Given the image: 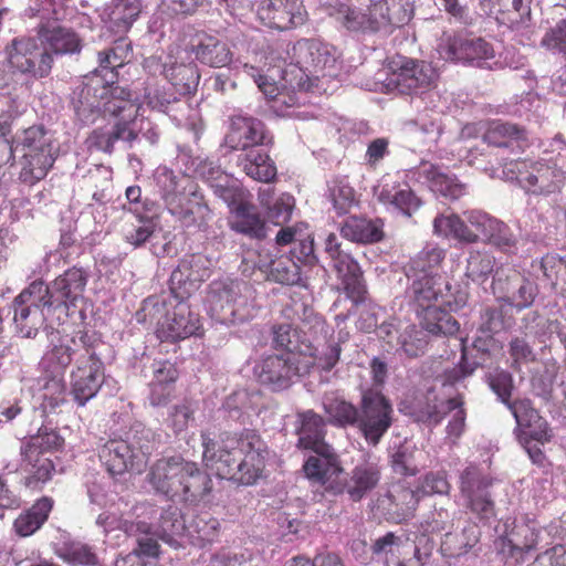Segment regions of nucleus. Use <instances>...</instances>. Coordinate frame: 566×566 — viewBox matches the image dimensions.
<instances>
[{"instance_id":"obj_1","label":"nucleus","mask_w":566,"mask_h":566,"mask_svg":"<svg viewBox=\"0 0 566 566\" xmlns=\"http://www.w3.org/2000/svg\"><path fill=\"white\" fill-rule=\"evenodd\" d=\"M109 346L95 332L77 331L52 342L51 349L43 357L46 369L63 376L74 363L71 373V396L80 407H84L101 390L105 381L104 359Z\"/></svg>"},{"instance_id":"obj_2","label":"nucleus","mask_w":566,"mask_h":566,"mask_svg":"<svg viewBox=\"0 0 566 566\" xmlns=\"http://www.w3.org/2000/svg\"><path fill=\"white\" fill-rule=\"evenodd\" d=\"M201 440L203 461L219 478L253 485L262 476L269 449L254 430L245 429L233 436L223 433L220 441L209 432H201Z\"/></svg>"},{"instance_id":"obj_3","label":"nucleus","mask_w":566,"mask_h":566,"mask_svg":"<svg viewBox=\"0 0 566 566\" xmlns=\"http://www.w3.org/2000/svg\"><path fill=\"white\" fill-rule=\"evenodd\" d=\"M324 253L327 265L336 272L343 291L353 302V307L359 308L356 323L358 329L364 333L376 332L379 323L386 317V311L369 300L364 273L358 262L335 233L326 237Z\"/></svg>"},{"instance_id":"obj_4","label":"nucleus","mask_w":566,"mask_h":566,"mask_svg":"<svg viewBox=\"0 0 566 566\" xmlns=\"http://www.w3.org/2000/svg\"><path fill=\"white\" fill-rule=\"evenodd\" d=\"M147 482L156 494L189 503L203 500L213 488L206 470L180 455L157 460L147 474Z\"/></svg>"},{"instance_id":"obj_5","label":"nucleus","mask_w":566,"mask_h":566,"mask_svg":"<svg viewBox=\"0 0 566 566\" xmlns=\"http://www.w3.org/2000/svg\"><path fill=\"white\" fill-rule=\"evenodd\" d=\"M460 492L464 506L483 525L497 520L501 505H506V486L473 464L460 474Z\"/></svg>"},{"instance_id":"obj_6","label":"nucleus","mask_w":566,"mask_h":566,"mask_svg":"<svg viewBox=\"0 0 566 566\" xmlns=\"http://www.w3.org/2000/svg\"><path fill=\"white\" fill-rule=\"evenodd\" d=\"M12 158L21 154L23 159L21 177L23 181L33 184L42 180L55 161V147L52 135L43 125H33L12 137L9 144Z\"/></svg>"},{"instance_id":"obj_7","label":"nucleus","mask_w":566,"mask_h":566,"mask_svg":"<svg viewBox=\"0 0 566 566\" xmlns=\"http://www.w3.org/2000/svg\"><path fill=\"white\" fill-rule=\"evenodd\" d=\"M396 65L386 81V87L390 92L402 95L419 96L426 107H436V99L439 97L433 90L437 80L434 69L423 61L402 60Z\"/></svg>"},{"instance_id":"obj_8","label":"nucleus","mask_w":566,"mask_h":566,"mask_svg":"<svg viewBox=\"0 0 566 566\" xmlns=\"http://www.w3.org/2000/svg\"><path fill=\"white\" fill-rule=\"evenodd\" d=\"M245 287L244 282L229 277L212 281L207 295L211 317L223 325L247 322L250 318V311L242 295Z\"/></svg>"},{"instance_id":"obj_9","label":"nucleus","mask_w":566,"mask_h":566,"mask_svg":"<svg viewBox=\"0 0 566 566\" xmlns=\"http://www.w3.org/2000/svg\"><path fill=\"white\" fill-rule=\"evenodd\" d=\"M395 421L391 400L380 389L360 391V410L357 430L370 447H377Z\"/></svg>"},{"instance_id":"obj_10","label":"nucleus","mask_w":566,"mask_h":566,"mask_svg":"<svg viewBox=\"0 0 566 566\" xmlns=\"http://www.w3.org/2000/svg\"><path fill=\"white\" fill-rule=\"evenodd\" d=\"M4 52L6 65L14 67L31 82L46 77L52 70L53 57L39 38H14Z\"/></svg>"},{"instance_id":"obj_11","label":"nucleus","mask_w":566,"mask_h":566,"mask_svg":"<svg viewBox=\"0 0 566 566\" xmlns=\"http://www.w3.org/2000/svg\"><path fill=\"white\" fill-rule=\"evenodd\" d=\"M461 403V395L444 400L438 397L433 387H430L405 397L399 403V411L416 423L434 428Z\"/></svg>"},{"instance_id":"obj_12","label":"nucleus","mask_w":566,"mask_h":566,"mask_svg":"<svg viewBox=\"0 0 566 566\" xmlns=\"http://www.w3.org/2000/svg\"><path fill=\"white\" fill-rule=\"evenodd\" d=\"M90 279V272L83 268L73 266L54 279L50 285L53 303L57 310V322L63 323L75 314L83 322L86 318L85 310L78 307L84 301V291Z\"/></svg>"},{"instance_id":"obj_13","label":"nucleus","mask_w":566,"mask_h":566,"mask_svg":"<svg viewBox=\"0 0 566 566\" xmlns=\"http://www.w3.org/2000/svg\"><path fill=\"white\" fill-rule=\"evenodd\" d=\"M109 78H99L97 75H85L70 95V106L73 111L74 123L80 127H88L103 116L102 105L106 94L103 84L113 83Z\"/></svg>"},{"instance_id":"obj_14","label":"nucleus","mask_w":566,"mask_h":566,"mask_svg":"<svg viewBox=\"0 0 566 566\" xmlns=\"http://www.w3.org/2000/svg\"><path fill=\"white\" fill-rule=\"evenodd\" d=\"M258 381L273 392L289 389L302 374L298 356L292 353L271 354L254 365Z\"/></svg>"},{"instance_id":"obj_15","label":"nucleus","mask_w":566,"mask_h":566,"mask_svg":"<svg viewBox=\"0 0 566 566\" xmlns=\"http://www.w3.org/2000/svg\"><path fill=\"white\" fill-rule=\"evenodd\" d=\"M439 53L446 61L462 63L479 69L493 70L491 60L495 53L491 43L482 38L458 34L449 36L439 45Z\"/></svg>"},{"instance_id":"obj_16","label":"nucleus","mask_w":566,"mask_h":566,"mask_svg":"<svg viewBox=\"0 0 566 566\" xmlns=\"http://www.w3.org/2000/svg\"><path fill=\"white\" fill-rule=\"evenodd\" d=\"M326 12L342 30L350 34L366 36L381 33L382 19L378 18L375 0H369L365 9L336 2L328 4Z\"/></svg>"},{"instance_id":"obj_17","label":"nucleus","mask_w":566,"mask_h":566,"mask_svg":"<svg viewBox=\"0 0 566 566\" xmlns=\"http://www.w3.org/2000/svg\"><path fill=\"white\" fill-rule=\"evenodd\" d=\"M491 289L494 295L516 311L531 307L538 295V285L515 270H509L507 273L497 270Z\"/></svg>"},{"instance_id":"obj_18","label":"nucleus","mask_w":566,"mask_h":566,"mask_svg":"<svg viewBox=\"0 0 566 566\" xmlns=\"http://www.w3.org/2000/svg\"><path fill=\"white\" fill-rule=\"evenodd\" d=\"M517 180L526 193L549 196L559 192L565 182V172L556 163L548 160L521 164Z\"/></svg>"},{"instance_id":"obj_19","label":"nucleus","mask_w":566,"mask_h":566,"mask_svg":"<svg viewBox=\"0 0 566 566\" xmlns=\"http://www.w3.org/2000/svg\"><path fill=\"white\" fill-rule=\"evenodd\" d=\"M286 54L287 59L302 65L316 78L319 74L331 76L337 61L334 48L314 39L298 40L286 49Z\"/></svg>"},{"instance_id":"obj_20","label":"nucleus","mask_w":566,"mask_h":566,"mask_svg":"<svg viewBox=\"0 0 566 566\" xmlns=\"http://www.w3.org/2000/svg\"><path fill=\"white\" fill-rule=\"evenodd\" d=\"M256 14L264 25L280 31L297 28L307 20V12L301 0H262Z\"/></svg>"},{"instance_id":"obj_21","label":"nucleus","mask_w":566,"mask_h":566,"mask_svg":"<svg viewBox=\"0 0 566 566\" xmlns=\"http://www.w3.org/2000/svg\"><path fill=\"white\" fill-rule=\"evenodd\" d=\"M201 328L199 314L187 302L176 301L169 315L156 327L157 338L164 343H177L199 335Z\"/></svg>"},{"instance_id":"obj_22","label":"nucleus","mask_w":566,"mask_h":566,"mask_svg":"<svg viewBox=\"0 0 566 566\" xmlns=\"http://www.w3.org/2000/svg\"><path fill=\"white\" fill-rule=\"evenodd\" d=\"M272 136L265 129V125L258 118L247 116H233L230 130L226 135L222 146L229 150L244 151L249 148L269 146Z\"/></svg>"},{"instance_id":"obj_23","label":"nucleus","mask_w":566,"mask_h":566,"mask_svg":"<svg viewBox=\"0 0 566 566\" xmlns=\"http://www.w3.org/2000/svg\"><path fill=\"white\" fill-rule=\"evenodd\" d=\"M311 451L313 454L303 464L306 478L333 493V485L339 483L338 478L344 472L339 455L331 444H321Z\"/></svg>"},{"instance_id":"obj_24","label":"nucleus","mask_w":566,"mask_h":566,"mask_svg":"<svg viewBox=\"0 0 566 566\" xmlns=\"http://www.w3.org/2000/svg\"><path fill=\"white\" fill-rule=\"evenodd\" d=\"M468 222L479 231L483 241L503 253H513L517 249V238L503 221L481 211L467 212Z\"/></svg>"},{"instance_id":"obj_25","label":"nucleus","mask_w":566,"mask_h":566,"mask_svg":"<svg viewBox=\"0 0 566 566\" xmlns=\"http://www.w3.org/2000/svg\"><path fill=\"white\" fill-rule=\"evenodd\" d=\"M516 421L514 432L545 443L551 440L548 422L541 416L530 398H517L507 408Z\"/></svg>"},{"instance_id":"obj_26","label":"nucleus","mask_w":566,"mask_h":566,"mask_svg":"<svg viewBox=\"0 0 566 566\" xmlns=\"http://www.w3.org/2000/svg\"><path fill=\"white\" fill-rule=\"evenodd\" d=\"M168 211L186 228L206 230L211 219V210L203 195L197 189L184 193L175 202H170Z\"/></svg>"},{"instance_id":"obj_27","label":"nucleus","mask_w":566,"mask_h":566,"mask_svg":"<svg viewBox=\"0 0 566 566\" xmlns=\"http://www.w3.org/2000/svg\"><path fill=\"white\" fill-rule=\"evenodd\" d=\"M380 479L381 471L378 463L364 461L355 465L347 481H339L333 485V494L346 492L353 502H358L377 488Z\"/></svg>"},{"instance_id":"obj_28","label":"nucleus","mask_w":566,"mask_h":566,"mask_svg":"<svg viewBox=\"0 0 566 566\" xmlns=\"http://www.w3.org/2000/svg\"><path fill=\"white\" fill-rule=\"evenodd\" d=\"M20 457V469L27 474L24 476L25 486L40 489L42 484L52 479L55 472L54 461L51 455L36 451L34 443H21Z\"/></svg>"},{"instance_id":"obj_29","label":"nucleus","mask_w":566,"mask_h":566,"mask_svg":"<svg viewBox=\"0 0 566 566\" xmlns=\"http://www.w3.org/2000/svg\"><path fill=\"white\" fill-rule=\"evenodd\" d=\"M144 209L146 211L132 209L136 222L132 223L130 229L125 233V241L135 249L144 248L147 243L157 239L161 232L157 203L146 199L144 201Z\"/></svg>"},{"instance_id":"obj_30","label":"nucleus","mask_w":566,"mask_h":566,"mask_svg":"<svg viewBox=\"0 0 566 566\" xmlns=\"http://www.w3.org/2000/svg\"><path fill=\"white\" fill-rule=\"evenodd\" d=\"M417 174L432 192L446 200L454 201L465 193V185L460 182L455 175L442 171L439 166L422 163Z\"/></svg>"},{"instance_id":"obj_31","label":"nucleus","mask_w":566,"mask_h":566,"mask_svg":"<svg viewBox=\"0 0 566 566\" xmlns=\"http://www.w3.org/2000/svg\"><path fill=\"white\" fill-rule=\"evenodd\" d=\"M483 140L491 146L509 148L515 153L528 146V134L521 125L493 120L485 130Z\"/></svg>"},{"instance_id":"obj_32","label":"nucleus","mask_w":566,"mask_h":566,"mask_svg":"<svg viewBox=\"0 0 566 566\" xmlns=\"http://www.w3.org/2000/svg\"><path fill=\"white\" fill-rule=\"evenodd\" d=\"M436 546L434 541L426 533L416 535L413 541L405 538L394 557H387L389 566H423Z\"/></svg>"},{"instance_id":"obj_33","label":"nucleus","mask_w":566,"mask_h":566,"mask_svg":"<svg viewBox=\"0 0 566 566\" xmlns=\"http://www.w3.org/2000/svg\"><path fill=\"white\" fill-rule=\"evenodd\" d=\"M133 449L127 440H108L98 451V457L106 471L112 476L123 475L128 471H135Z\"/></svg>"},{"instance_id":"obj_34","label":"nucleus","mask_w":566,"mask_h":566,"mask_svg":"<svg viewBox=\"0 0 566 566\" xmlns=\"http://www.w3.org/2000/svg\"><path fill=\"white\" fill-rule=\"evenodd\" d=\"M265 147H254L241 151L238 156V166L250 178L269 184L275 180L277 170Z\"/></svg>"},{"instance_id":"obj_35","label":"nucleus","mask_w":566,"mask_h":566,"mask_svg":"<svg viewBox=\"0 0 566 566\" xmlns=\"http://www.w3.org/2000/svg\"><path fill=\"white\" fill-rule=\"evenodd\" d=\"M142 10V0H112L104 10L105 27L114 34L123 35L138 19Z\"/></svg>"},{"instance_id":"obj_36","label":"nucleus","mask_w":566,"mask_h":566,"mask_svg":"<svg viewBox=\"0 0 566 566\" xmlns=\"http://www.w3.org/2000/svg\"><path fill=\"white\" fill-rule=\"evenodd\" d=\"M271 346L276 350L292 353L295 356H313L314 348L303 332L292 324H274L271 327Z\"/></svg>"},{"instance_id":"obj_37","label":"nucleus","mask_w":566,"mask_h":566,"mask_svg":"<svg viewBox=\"0 0 566 566\" xmlns=\"http://www.w3.org/2000/svg\"><path fill=\"white\" fill-rule=\"evenodd\" d=\"M411 283L406 289L405 297L413 311L430 306L441 295L440 276L436 274H413L411 273Z\"/></svg>"},{"instance_id":"obj_38","label":"nucleus","mask_w":566,"mask_h":566,"mask_svg":"<svg viewBox=\"0 0 566 566\" xmlns=\"http://www.w3.org/2000/svg\"><path fill=\"white\" fill-rule=\"evenodd\" d=\"M105 95L102 114L115 117L116 120L137 118L138 106L132 98V92L116 83L103 84Z\"/></svg>"},{"instance_id":"obj_39","label":"nucleus","mask_w":566,"mask_h":566,"mask_svg":"<svg viewBox=\"0 0 566 566\" xmlns=\"http://www.w3.org/2000/svg\"><path fill=\"white\" fill-rule=\"evenodd\" d=\"M497 545L506 563L512 560L520 564L524 560L525 554L536 548L537 534L527 525H522L511 535L500 537Z\"/></svg>"},{"instance_id":"obj_40","label":"nucleus","mask_w":566,"mask_h":566,"mask_svg":"<svg viewBox=\"0 0 566 566\" xmlns=\"http://www.w3.org/2000/svg\"><path fill=\"white\" fill-rule=\"evenodd\" d=\"M296 428L298 434L297 448L304 450H313L321 444H328L325 441L326 420L313 410L297 412Z\"/></svg>"},{"instance_id":"obj_41","label":"nucleus","mask_w":566,"mask_h":566,"mask_svg":"<svg viewBox=\"0 0 566 566\" xmlns=\"http://www.w3.org/2000/svg\"><path fill=\"white\" fill-rule=\"evenodd\" d=\"M230 228L250 239L263 240L268 237L269 228L256 208L250 203H239L234 207Z\"/></svg>"},{"instance_id":"obj_42","label":"nucleus","mask_w":566,"mask_h":566,"mask_svg":"<svg viewBox=\"0 0 566 566\" xmlns=\"http://www.w3.org/2000/svg\"><path fill=\"white\" fill-rule=\"evenodd\" d=\"M154 534L174 548L181 546V539L187 531V525L179 507L168 505L163 510L156 524H150Z\"/></svg>"},{"instance_id":"obj_43","label":"nucleus","mask_w":566,"mask_h":566,"mask_svg":"<svg viewBox=\"0 0 566 566\" xmlns=\"http://www.w3.org/2000/svg\"><path fill=\"white\" fill-rule=\"evenodd\" d=\"M418 502L412 490H403L397 495L388 492L378 500V509L387 521L400 523L413 516Z\"/></svg>"},{"instance_id":"obj_44","label":"nucleus","mask_w":566,"mask_h":566,"mask_svg":"<svg viewBox=\"0 0 566 566\" xmlns=\"http://www.w3.org/2000/svg\"><path fill=\"white\" fill-rule=\"evenodd\" d=\"M192 52L200 63L210 67L227 66L232 60L229 45L218 36L206 33L199 35Z\"/></svg>"},{"instance_id":"obj_45","label":"nucleus","mask_w":566,"mask_h":566,"mask_svg":"<svg viewBox=\"0 0 566 566\" xmlns=\"http://www.w3.org/2000/svg\"><path fill=\"white\" fill-rule=\"evenodd\" d=\"M420 328L432 336H451L460 329L459 322L440 306L430 305L415 311Z\"/></svg>"},{"instance_id":"obj_46","label":"nucleus","mask_w":566,"mask_h":566,"mask_svg":"<svg viewBox=\"0 0 566 566\" xmlns=\"http://www.w3.org/2000/svg\"><path fill=\"white\" fill-rule=\"evenodd\" d=\"M384 223L380 219L348 217L340 227V234L352 242L375 243L382 239Z\"/></svg>"},{"instance_id":"obj_47","label":"nucleus","mask_w":566,"mask_h":566,"mask_svg":"<svg viewBox=\"0 0 566 566\" xmlns=\"http://www.w3.org/2000/svg\"><path fill=\"white\" fill-rule=\"evenodd\" d=\"M378 18L382 19L381 33L390 34L394 28L407 24L413 14L409 0H375Z\"/></svg>"},{"instance_id":"obj_48","label":"nucleus","mask_w":566,"mask_h":566,"mask_svg":"<svg viewBox=\"0 0 566 566\" xmlns=\"http://www.w3.org/2000/svg\"><path fill=\"white\" fill-rule=\"evenodd\" d=\"M118 527L127 536L135 537L137 547L130 553H137L140 557H157L159 555L158 537L154 534L153 526L144 521H127L119 523Z\"/></svg>"},{"instance_id":"obj_49","label":"nucleus","mask_w":566,"mask_h":566,"mask_svg":"<svg viewBox=\"0 0 566 566\" xmlns=\"http://www.w3.org/2000/svg\"><path fill=\"white\" fill-rule=\"evenodd\" d=\"M39 40L42 45L49 49V53L54 54H74L81 51V40L77 34L64 27H54L52 29H41Z\"/></svg>"},{"instance_id":"obj_50","label":"nucleus","mask_w":566,"mask_h":566,"mask_svg":"<svg viewBox=\"0 0 566 566\" xmlns=\"http://www.w3.org/2000/svg\"><path fill=\"white\" fill-rule=\"evenodd\" d=\"M11 307L15 328L24 338H34L46 321L55 319L50 315H45V313L39 308H33L30 305L20 303L17 298L13 300Z\"/></svg>"},{"instance_id":"obj_51","label":"nucleus","mask_w":566,"mask_h":566,"mask_svg":"<svg viewBox=\"0 0 566 566\" xmlns=\"http://www.w3.org/2000/svg\"><path fill=\"white\" fill-rule=\"evenodd\" d=\"M165 78L169 81L178 95H191L196 93L200 81V73L195 62H174L168 69H164Z\"/></svg>"},{"instance_id":"obj_52","label":"nucleus","mask_w":566,"mask_h":566,"mask_svg":"<svg viewBox=\"0 0 566 566\" xmlns=\"http://www.w3.org/2000/svg\"><path fill=\"white\" fill-rule=\"evenodd\" d=\"M272 75H277L283 88L308 92L313 87V74H310L307 70L295 61H291L287 56L283 60L282 65L272 67Z\"/></svg>"},{"instance_id":"obj_53","label":"nucleus","mask_w":566,"mask_h":566,"mask_svg":"<svg viewBox=\"0 0 566 566\" xmlns=\"http://www.w3.org/2000/svg\"><path fill=\"white\" fill-rule=\"evenodd\" d=\"M51 295L53 294L50 283L46 284L42 280H35L23 289L14 298L33 308H39L45 313V315H50L57 321L56 305L53 303V297H51Z\"/></svg>"},{"instance_id":"obj_54","label":"nucleus","mask_w":566,"mask_h":566,"mask_svg":"<svg viewBox=\"0 0 566 566\" xmlns=\"http://www.w3.org/2000/svg\"><path fill=\"white\" fill-rule=\"evenodd\" d=\"M52 510V500L43 497L29 510L21 513L14 521L13 527L19 536L27 537L35 533L48 520Z\"/></svg>"},{"instance_id":"obj_55","label":"nucleus","mask_w":566,"mask_h":566,"mask_svg":"<svg viewBox=\"0 0 566 566\" xmlns=\"http://www.w3.org/2000/svg\"><path fill=\"white\" fill-rule=\"evenodd\" d=\"M259 269L268 272L269 280L282 285H300L302 281L300 264L287 255L259 264Z\"/></svg>"},{"instance_id":"obj_56","label":"nucleus","mask_w":566,"mask_h":566,"mask_svg":"<svg viewBox=\"0 0 566 566\" xmlns=\"http://www.w3.org/2000/svg\"><path fill=\"white\" fill-rule=\"evenodd\" d=\"M328 422L339 428H356L359 419L360 402L355 406L343 398H328L323 402Z\"/></svg>"},{"instance_id":"obj_57","label":"nucleus","mask_w":566,"mask_h":566,"mask_svg":"<svg viewBox=\"0 0 566 566\" xmlns=\"http://www.w3.org/2000/svg\"><path fill=\"white\" fill-rule=\"evenodd\" d=\"M174 298L165 294H155L146 297L140 308L135 313L139 324H156L160 327L161 322L168 317L174 304Z\"/></svg>"},{"instance_id":"obj_58","label":"nucleus","mask_w":566,"mask_h":566,"mask_svg":"<svg viewBox=\"0 0 566 566\" xmlns=\"http://www.w3.org/2000/svg\"><path fill=\"white\" fill-rule=\"evenodd\" d=\"M495 264L496 260L491 253L478 250L470 251L467 259L464 275L473 283L483 286V289L486 291L484 284L489 281L490 277L493 279L496 271L499 270H495Z\"/></svg>"},{"instance_id":"obj_59","label":"nucleus","mask_w":566,"mask_h":566,"mask_svg":"<svg viewBox=\"0 0 566 566\" xmlns=\"http://www.w3.org/2000/svg\"><path fill=\"white\" fill-rule=\"evenodd\" d=\"M479 541L475 525L464 527L461 532H447L441 541V553L446 557H459L471 549Z\"/></svg>"},{"instance_id":"obj_60","label":"nucleus","mask_w":566,"mask_h":566,"mask_svg":"<svg viewBox=\"0 0 566 566\" xmlns=\"http://www.w3.org/2000/svg\"><path fill=\"white\" fill-rule=\"evenodd\" d=\"M55 553L71 566H102L93 547L80 541L63 542Z\"/></svg>"},{"instance_id":"obj_61","label":"nucleus","mask_w":566,"mask_h":566,"mask_svg":"<svg viewBox=\"0 0 566 566\" xmlns=\"http://www.w3.org/2000/svg\"><path fill=\"white\" fill-rule=\"evenodd\" d=\"M327 197L338 216L348 213L350 208L357 203L355 190L346 177H336L328 182Z\"/></svg>"},{"instance_id":"obj_62","label":"nucleus","mask_w":566,"mask_h":566,"mask_svg":"<svg viewBox=\"0 0 566 566\" xmlns=\"http://www.w3.org/2000/svg\"><path fill=\"white\" fill-rule=\"evenodd\" d=\"M444 259V250L432 244H427L416 256H413L407 266L406 274L411 277V273L434 274L436 270Z\"/></svg>"},{"instance_id":"obj_63","label":"nucleus","mask_w":566,"mask_h":566,"mask_svg":"<svg viewBox=\"0 0 566 566\" xmlns=\"http://www.w3.org/2000/svg\"><path fill=\"white\" fill-rule=\"evenodd\" d=\"M253 558L251 551L247 548L231 549L221 547L212 553H203L200 556L202 566H242Z\"/></svg>"},{"instance_id":"obj_64","label":"nucleus","mask_w":566,"mask_h":566,"mask_svg":"<svg viewBox=\"0 0 566 566\" xmlns=\"http://www.w3.org/2000/svg\"><path fill=\"white\" fill-rule=\"evenodd\" d=\"M418 449L408 442L400 443L390 455V467L400 476H415L420 469L416 460Z\"/></svg>"}]
</instances>
